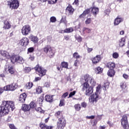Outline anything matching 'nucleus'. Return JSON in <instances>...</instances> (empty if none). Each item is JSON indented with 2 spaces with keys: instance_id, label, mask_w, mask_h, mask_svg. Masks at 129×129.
I'll list each match as a JSON object with an SVG mask.
<instances>
[{
  "instance_id": "nucleus-1",
  "label": "nucleus",
  "mask_w": 129,
  "mask_h": 129,
  "mask_svg": "<svg viewBox=\"0 0 129 129\" xmlns=\"http://www.w3.org/2000/svg\"><path fill=\"white\" fill-rule=\"evenodd\" d=\"M11 109L13 111L15 109V104L14 102L11 101H3L2 102V106H0V115L1 116H5L7 114H9Z\"/></svg>"
},
{
  "instance_id": "nucleus-2",
  "label": "nucleus",
  "mask_w": 129,
  "mask_h": 129,
  "mask_svg": "<svg viewBox=\"0 0 129 129\" xmlns=\"http://www.w3.org/2000/svg\"><path fill=\"white\" fill-rule=\"evenodd\" d=\"M83 91H86L85 94L88 96L93 93V88L89 86L88 83H84L83 84Z\"/></svg>"
},
{
  "instance_id": "nucleus-3",
  "label": "nucleus",
  "mask_w": 129,
  "mask_h": 129,
  "mask_svg": "<svg viewBox=\"0 0 129 129\" xmlns=\"http://www.w3.org/2000/svg\"><path fill=\"white\" fill-rule=\"evenodd\" d=\"M1 54L2 56H3V57L7 58V59H10V60H11V62H12V63L13 64L14 63H16V62H17V56L15 55H12L11 56L10 53L6 51L1 50Z\"/></svg>"
},
{
  "instance_id": "nucleus-4",
  "label": "nucleus",
  "mask_w": 129,
  "mask_h": 129,
  "mask_svg": "<svg viewBox=\"0 0 129 129\" xmlns=\"http://www.w3.org/2000/svg\"><path fill=\"white\" fill-rule=\"evenodd\" d=\"M7 5L11 10H17L20 6L18 0H9L7 2Z\"/></svg>"
},
{
  "instance_id": "nucleus-5",
  "label": "nucleus",
  "mask_w": 129,
  "mask_h": 129,
  "mask_svg": "<svg viewBox=\"0 0 129 129\" xmlns=\"http://www.w3.org/2000/svg\"><path fill=\"white\" fill-rule=\"evenodd\" d=\"M121 124L124 129H128L129 127L128 121H127V115H123L121 119Z\"/></svg>"
},
{
  "instance_id": "nucleus-6",
  "label": "nucleus",
  "mask_w": 129,
  "mask_h": 129,
  "mask_svg": "<svg viewBox=\"0 0 129 129\" xmlns=\"http://www.w3.org/2000/svg\"><path fill=\"white\" fill-rule=\"evenodd\" d=\"M43 51L45 54H47L49 57L52 58L54 56V52L52 50V48L50 45H46L43 48Z\"/></svg>"
},
{
  "instance_id": "nucleus-7",
  "label": "nucleus",
  "mask_w": 129,
  "mask_h": 129,
  "mask_svg": "<svg viewBox=\"0 0 129 129\" xmlns=\"http://www.w3.org/2000/svg\"><path fill=\"white\" fill-rule=\"evenodd\" d=\"M101 95H98V94H96V93L95 94H92L89 98V101L90 102H92V103H93L95 102H97L99 99H101Z\"/></svg>"
},
{
  "instance_id": "nucleus-8",
  "label": "nucleus",
  "mask_w": 129,
  "mask_h": 129,
  "mask_svg": "<svg viewBox=\"0 0 129 129\" xmlns=\"http://www.w3.org/2000/svg\"><path fill=\"white\" fill-rule=\"evenodd\" d=\"M18 88V85L15 83L8 85L4 87V90L5 91H14Z\"/></svg>"
},
{
  "instance_id": "nucleus-9",
  "label": "nucleus",
  "mask_w": 129,
  "mask_h": 129,
  "mask_svg": "<svg viewBox=\"0 0 129 129\" xmlns=\"http://www.w3.org/2000/svg\"><path fill=\"white\" fill-rule=\"evenodd\" d=\"M36 72H38L39 76H44V75H46V72L47 71L44 69V68L40 67L39 65H37L35 68Z\"/></svg>"
},
{
  "instance_id": "nucleus-10",
  "label": "nucleus",
  "mask_w": 129,
  "mask_h": 129,
  "mask_svg": "<svg viewBox=\"0 0 129 129\" xmlns=\"http://www.w3.org/2000/svg\"><path fill=\"white\" fill-rule=\"evenodd\" d=\"M31 32V27L27 25L24 26L22 29V34L24 36H28Z\"/></svg>"
},
{
  "instance_id": "nucleus-11",
  "label": "nucleus",
  "mask_w": 129,
  "mask_h": 129,
  "mask_svg": "<svg viewBox=\"0 0 129 129\" xmlns=\"http://www.w3.org/2000/svg\"><path fill=\"white\" fill-rule=\"evenodd\" d=\"M66 124V120L64 118H60L57 122V127L58 129H63Z\"/></svg>"
},
{
  "instance_id": "nucleus-12",
  "label": "nucleus",
  "mask_w": 129,
  "mask_h": 129,
  "mask_svg": "<svg viewBox=\"0 0 129 129\" xmlns=\"http://www.w3.org/2000/svg\"><path fill=\"white\" fill-rule=\"evenodd\" d=\"M29 43V39L27 37L22 38L19 41V44L22 46V47H27Z\"/></svg>"
},
{
  "instance_id": "nucleus-13",
  "label": "nucleus",
  "mask_w": 129,
  "mask_h": 129,
  "mask_svg": "<svg viewBox=\"0 0 129 129\" xmlns=\"http://www.w3.org/2000/svg\"><path fill=\"white\" fill-rule=\"evenodd\" d=\"M66 12L67 15L70 16V15H73L74 12V9L71 5H69L66 10Z\"/></svg>"
},
{
  "instance_id": "nucleus-14",
  "label": "nucleus",
  "mask_w": 129,
  "mask_h": 129,
  "mask_svg": "<svg viewBox=\"0 0 129 129\" xmlns=\"http://www.w3.org/2000/svg\"><path fill=\"white\" fill-rule=\"evenodd\" d=\"M5 72L11 73V74H14L15 73V70L12 66H6L5 69Z\"/></svg>"
},
{
  "instance_id": "nucleus-15",
  "label": "nucleus",
  "mask_w": 129,
  "mask_h": 129,
  "mask_svg": "<svg viewBox=\"0 0 129 129\" xmlns=\"http://www.w3.org/2000/svg\"><path fill=\"white\" fill-rule=\"evenodd\" d=\"M90 13V9L85 10L83 14H81L79 16L80 19H83L86 17L87 15H88Z\"/></svg>"
},
{
  "instance_id": "nucleus-16",
  "label": "nucleus",
  "mask_w": 129,
  "mask_h": 129,
  "mask_svg": "<svg viewBox=\"0 0 129 129\" xmlns=\"http://www.w3.org/2000/svg\"><path fill=\"white\" fill-rule=\"evenodd\" d=\"M26 98H27V94L25 93H23L20 95L19 100L20 102L23 103L26 101Z\"/></svg>"
},
{
  "instance_id": "nucleus-17",
  "label": "nucleus",
  "mask_w": 129,
  "mask_h": 129,
  "mask_svg": "<svg viewBox=\"0 0 129 129\" xmlns=\"http://www.w3.org/2000/svg\"><path fill=\"white\" fill-rule=\"evenodd\" d=\"M123 21V19L122 18H119L117 17L115 19L114 21V26H118L119 25L121 22Z\"/></svg>"
},
{
  "instance_id": "nucleus-18",
  "label": "nucleus",
  "mask_w": 129,
  "mask_h": 129,
  "mask_svg": "<svg viewBox=\"0 0 129 129\" xmlns=\"http://www.w3.org/2000/svg\"><path fill=\"white\" fill-rule=\"evenodd\" d=\"M100 55H96V57H93L92 59V61L93 64H97V63H98V62H99V61H100Z\"/></svg>"
},
{
  "instance_id": "nucleus-19",
  "label": "nucleus",
  "mask_w": 129,
  "mask_h": 129,
  "mask_svg": "<svg viewBox=\"0 0 129 129\" xmlns=\"http://www.w3.org/2000/svg\"><path fill=\"white\" fill-rule=\"evenodd\" d=\"M4 26L3 27L4 29L5 30H9V29L11 28V24H10V22L9 21L6 20L4 22Z\"/></svg>"
},
{
  "instance_id": "nucleus-20",
  "label": "nucleus",
  "mask_w": 129,
  "mask_h": 129,
  "mask_svg": "<svg viewBox=\"0 0 129 129\" xmlns=\"http://www.w3.org/2000/svg\"><path fill=\"white\" fill-rule=\"evenodd\" d=\"M29 39H30L31 41H32V42H33V43H38V41H39L38 37L32 34L30 35Z\"/></svg>"
},
{
  "instance_id": "nucleus-21",
  "label": "nucleus",
  "mask_w": 129,
  "mask_h": 129,
  "mask_svg": "<svg viewBox=\"0 0 129 129\" xmlns=\"http://www.w3.org/2000/svg\"><path fill=\"white\" fill-rule=\"evenodd\" d=\"M45 100L47 102H52L53 101V95L50 96L49 95H46L45 96Z\"/></svg>"
},
{
  "instance_id": "nucleus-22",
  "label": "nucleus",
  "mask_w": 129,
  "mask_h": 129,
  "mask_svg": "<svg viewBox=\"0 0 129 129\" xmlns=\"http://www.w3.org/2000/svg\"><path fill=\"white\" fill-rule=\"evenodd\" d=\"M106 66L110 70H113V69L115 68V63L114 62H108Z\"/></svg>"
},
{
  "instance_id": "nucleus-23",
  "label": "nucleus",
  "mask_w": 129,
  "mask_h": 129,
  "mask_svg": "<svg viewBox=\"0 0 129 129\" xmlns=\"http://www.w3.org/2000/svg\"><path fill=\"white\" fill-rule=\"evenodd\" d=\"M92 13L95 17H96V15L99 13V9L98 8L93 7L92 9Z\"/></svg>"
},
{
  "instance_id": "nucleus-24",
  "label": "nucleus",
  "mask_w": 129,
  "mask_h": 129,
  "mask_svg": "<svg viewBox=\"0 0 129 129\" xmlns=\"http://www.w3.org/2000/svg\"><path fill=\"white\" fill-rule=\"evenodd\" d=\"M31 109V107H30L29 105L24 104L22 105V110L23 111H29Z\"/></svg>"
},
{
  "instance_id": "nucleus-25",
  "label": "nucleus",
  "mask_w": 129,
  "mask_h": 129,
  "mask_svg": "<svg viewBox=\"0 0 129 129\" xmlns=\"http://www.w3.org/2000/svg\"><path fill=\"white\" fill-rule=\"evenodd\" d=\"M92 78V77H90V76L88 74L85 75L84 79L86 81L85 83H89V81H90Z\"/></svg>"
},
{
  "instance_id": "nucleus-26",
  "label": "nucleus",
  "mask_w": 129,
  "mask_h": 129,
  "mask_svg": "<svg viewBox=\"0 0 129 129\" xmlns=\"http://www.w3.org/2000/svg\"><path fill=\"white\" fill-rule=\"evenodd\" d=\"M40 127L41 129H52L53 128V126H48L43 123L40 124Z\"/></svg>"
},
{
  "instance_id": "nucleus-27",
  "label": "nucleus",
  "mask_w": 129,
  "mask_h": 129,
  "mask_svg": "<svg viewBox=\"0 0 129 129\" xmlns=\"http://www.w3.org/2000/svg\"><path fill=\"white\" fill-rule=\"evenodd\" d=\"M102 89L101 87V85H99L97 87H96V92L95 93L96 94H98L99 95H100V93H101V90Z\"/></svg>"
},
{
  "instance_id": "nucleus-28",
  "label": "nucleus",
  "mask_w": 129,
  "mask_h": 129,
  "mask_svg": "<svg viewBox=\"0 0 129 129\" xmlns=\"http://www.w3.org/2000/svg\"><path fill=\"white\" fill-rule=\"evenodd\" d=\"M124 45H125V38L123 37L119 40V46L120 47H123Z\"/></svg>"
},
{
  "instance_id": "nucleus-29",
  "label": "nucleus",
  "mask_w": 129,
  "mask_h": 129,
  "mask_svg": "<svg viewBox=\"0 0 129 129\" xmlns=\"http://www.w3.org/2000/svg\"><path fill=\"white\" fill-rule=\"evenodd\" d=\"M17 63H20V64H23L24 62H25V60H24V58H23L22 57L18 56H17Z\"/></svg>"
},
{
  "instance_id": "nucleus-30",
  "label": "nucleus",
  "mask_w": 129,
  "mask_h": 129,
  "mask_svg": "<svg viewBox=\"0 0 129 129\" xmlns=\"http://www.w3.org/2000/svg\"><path fill=\"white\" fill-rule=\"evenodd\" d=\"M114 74H115V72L113 70H109L107 72V75L110 77H112V76H114Z\"/></svg>"
},
{
  "instance_id": "nucleus-31",
  "label": "nucleus",
  "mask_w": 129,
  "mask_h": 129,
  "mask_svg": "<svg viewBox=\"0 0 129 129\" xmlns=\"http://www.w3.org/2000/svg\"><path fill=\"white\" fill-rule=\"evenodd\" d=\"M102 68L100 67H98L95 69V72L96 73V74H101V73H102Z\"/></svg>"
},
{
  "instance_id": "nucleus-32",
  "label": "nucleus",
  "mask_w": 129,
  "mask_h": 129,
  "mask_svg": "<svg viewBox=\"0 0 129 129\" xmlns=\"http://www.w3.org/2000/svg\"><path fill=\"white\" fill-rule=\"evenodd\" d=\"M26 87L27 89H31L33 87V83L28 82L26 85Z\"/></svg>"
},
{
  "instance_id": "nucleus-33",
  "label": "nucleus",
  "mask_w": 129,
  "mask_h": 129,
  "mask_svg": "<svg viewBox=\"0 0 129 129\" xmlns=\"http://www.w3.org/2000/svg\"><path fill=\"white\" fill-rule=\"evenodd\" d=\"M61 65L62 68H66V69H68V62L65 61L62 62Z\"/></svg>"
},
{
  "instance_id": "nucleus-34",
  "label": "nucleus",
  "mask_w": 129,
  "mask_h": 129,
  "mask_svg": "<svg viewBox=\"0 0 129 129\" xmlns=\"http://www.w3.org/2000/svg\"><path fill=\"white\" fill-rule=\"evenodd\" d=\"M89 83L91 84L92 86H95V85L96 84V82L94 81V79H93V78L92 77L91 80H90Z\"/></svg>"
},
{
  "instance_id": "nucleus-35",
  "label": "nucleus",
  "mask_w": 129,
  "mask_h": 129,
  "mask_svg": "<svg viewBox=\"0 0 129 129\" xmlns=\"http://www.w3.org/2000/svg\"><path fill=\"white\" fill-rule=\"evenodd\" d=\"M30 108H36V107L37 106V105L36 104V103L34 102H31L29 104Z\"/></svg>"
},
{
  "instance_id": "nucleus-36",
  "label": "nucleus",
  "mask_w": 129,
  "mask_h": 129,
  "mask_svg": "<svg viewBox=\"0 0 129 129\" xmlns=\"http://www.w3.org/2000/svg\"><path fill=\"white\" fill-rule=\"evenodd\" d=\"M75 108L77 111H79L81 109V106L79 104H76L75 105Z\"/></svg>"
},
{
  "instance_id": "nucleus-37",
  "label": "nucleus",
  "mask_w": 129,
  "mask_h": 129,
  "mask_svg": "<svg viewBox=\"0 0 129 129\" xmlns=\"http://www.w3.org/2000/svg\"><path fill=\"white\" fill-rule=\"evenodd\" d=\"M85 31L86 33H88V34L91 33V29L88 28L84 27L83 29V32H85Z\"/></svg>"
},
{
  "instance_id": "nucleus-38",
  "label": "nucleus",
  "mask_w": 129,
  "mask_h": 129,
  "mask_svg": "<svg viewBox=\"0 0 129 129\" xmlns=\"http://www.w3.org/2000/svg\"><path fill=\"white\" fill-rule=\"evenodd\" d=\"M36 91L38 94H40L42 93V87L39 86L38 88H36Z\"/></svg>"
},
{
  "instance_id": "nucleus-39",
  "label": "nucleus",
  "mask_w": 129,
  "mask_h": 129,
  "mask_svg": "<svg viewBox=\"0 0 129 129\" xmlns=\"http://www.w3.org/2000/svg\"><path fill=\"white\" fill-rule=\"evenodd\" d=\"M73 56L74 58H76V59H79L80 58V55H79V54H78V52H75L73 54Z\"/></svg>"
},
{
  "instance_id": "nucleus-40",
  "label": "nucleus",
  "mask_w": 129,
  "mask_h": 129,
  "mask_svg": "<svg viewBox=\"0 0 129 129\" xmlns=\"http://www.w3.org/2000/svg\"><path fill=\"white\" fill-rule=\"evenodd\" d=\"M72 32H73V28L71 27L64 30V33H72Z\"/></svg>"
},
{
  "instance_id": "nucleus-41",
  "label": "nucleus",
  "mask_w": 129,
  "mask_h": 129,
  "mask_svg": "<svg viewBox=\"0 0 129 129\" xmlns=\"http://www.w3.org/2000/svg\"><path fill=\"white\" fill-rule=\"evenodd\" d=\"M57 3V0H48V4L49 5H54Z\"/></svg>"
},
{
  "instance_id": "nucleus-42",
  "label": "nucleus",
  "mask_w": 129,
  "mask_h": 129,
  "mask_svg": "<svg viewBox=\"0 0 129 129\" xmlns=\"http://www.w3.org/2000/svg\"><path fill=\"white\" fill-rule=\"evenodd\" d=\"M50 21L51 23H55L56 21H57V19H56V17L52 16L50 17Z\"/></svg>"
},
{
  "instance_id": "nucleus-43",
  "label": "nucleus",
  "mask_w": 129,
  "mask_h": 129,
  "mask_svg": "<svg viewBox=\"0 0 129 129\" xmlns=\"http://www.w3.org/2000/svg\"><path fill=\"white\" fill-rule=\"evenodd\" d=\"M60 23H64V24H67V21H66V17H62L61 19L60 20Z\"/></svg>"
},
{
  "instance_id": "nucleus-44",
  "label": "nucleus",
  "mask_w": 129,
  "mask_h": 129,
  "mask_svg": "<svg viewBox=\"0 0 129 129\" xmlns=\"http://www.w3.org/2000/svg\"><path fill=\"white\" fill-rule=\"evenodd\" d=\"M120 87L122 89H125L126 88V84L125 83H121L120 84Z\"/></svg>"
},
{
  "instance_id": "nucleus-45",
  "label": "nucleus",
  "mask_w": 129,
  "mask_h": 129,
  "mask_svg": "<svg viewBox=\"0 0 129 129\" xmlns=\"http://www.w3.org/2000/svg\"><path fill=\"white\" fill-rule=\"evenodd\" d=\"M34 47H29L27 49V54H29V53H33L34 52Z\"/></svg>"
},
{
  "instance_id": "nucleus-46",
  "label": "nucleus",
  "mask_w": 129,
  "mask_h": 129,
  "mask_svg": "<svg viewBox=\"0 0 129 129\" xmlns=\"http://www.w3.org/2000/svg\"><path fill=\"white\" fill-rule=\"evenodd\" d=\"M104 87L105 88V90H106L108 89V88L109 87V82H106L104 84Z\"/></svg>"
},
{
  "instance_id": "nucleus-47",
  "label": "nucleus",
  "mask_w": 129,
  "mask_h": 129,
  "mask_svg": "<svg viewBox=\"0 0 129 129\" xmlns=\"http://www.w3.org/2000/svg\"><path fill=\"white\" fill-rule=\"evenodd\" d=\"M86 25H89V24L91 23V18H87L85 22Z\"/></svg>"
},
{
  "instance_id": "nucleus-48",
  "label": "nucleus",
  "mask_w": 129,
  "mask_h": 129,
  "mask_svg": "<svg viewBox=\"0 0 129 129\" xmlns=\"http://www.w3.org/2000/svg\"><path fill=\"white\" fill-rule=\"evenodd\" d=\"M118 53L117 52H114L112 54V57L114 59H117L118 58Z\"/></svg>"
},
{
  "instance_id": "nucleus-49",
  "label": "nucleus",
  "mask_w": 129,
  "mask_h": 129,
  "mask_svg": "<svg viewBox=\"0 0 129 129\" xmlns=\"http://www.w3.org/2000/svg\"><path fill=\"white\" fill-rule=\"evenodd\" d=\"M24 71L25 73H29L30 71H31V68L30 67H26L24 68Z\"/></svg>"
},
{
  "instance_id": "nucleus-50",
  "label": "nucleus",
  "mask_w": 129,
  "mask_h": 129,
  "mask_svg": "<svg viewBox=\"0 0 129 129\" xmlns=\"http://www.w3.org/2000/svg\"><path fill=\"white\" fill-rule=\"evenodd\" d=\"M35 110L38 112H44V111H43V110L42 109V108L40 107L38 108H35Z\"/></svg>"
},
{
  "instance_id": "nucleus-51",
  "label": "nucleus",
  "mask_w": 129,
  "mask_h": 129,
  "mask_svg": "<svg viewBox=\"0 0 129 129\" xmlns=\"http://www.w3.org/2000/svg\"><path fill=\"white\" fill-rule=\"evenodd\" d=\"M75 93H76V91H74L73 92H72L70 93L69 96V98H70V97H72V96L75 95Z\"/></svg>"
},
{
  "instance_id": "nucleus-52",
  "label": "nucleus",
  "mask_w": 129,
  "mask_h": 129,
  "mask_svg": "<svg viewBox=\"0 0 129 129\" xmlns=\"http://www.w3.org/2000/svg\"><path fill=\"white\" fill-rule=\"evenodd\" d=\"M81 106L82 107H84V108H86V107L87 106V103L85 102H83L81 103Z\"/></svg>"
},
{
  "instance_id": "nucleus-53",
  "label": "nucleus",
  "mask_w": 129,
  "mask_h": 129,
  "mask_svg": "<svg viewBox=\"0 0 129 129\" xmlns=\"http://www.w3.org/2000/svg\"><path fill=\"white\" fill-rule=\"evenodd\" d=\"M34 59H35V56H34V55H30V57H29V60L30 61H34Z\"/></svg>"
},
{
  "instance_id": "nucleus-54",
  "label": "nucleus",
  "mask_w": 129,
  "mask_h": 129,
  "mask_svg": "<svg viewBox=\"0 0 129 129\" xmlns=\"http://www.w3.org/2000/svg\"><path fill=\"white\" fill-rule=\"evenodd\" d=\"M68 92L64 93L61 96L62 98H66V97H67L68 96Z\"/></svg>"
},
{
  "instance_id": "nucleus-55",
  "label": "nucleus",
  "mask_w": 129,
  "mask_h": 129,
  "mask_svg": "<svg viewBox=\"0 0 129 129\" xmlns=\"http://www.w3.org/2000/svg\"><path fill=\"white\" fill-rule=\"evenodd\" d=\"M59 106H63L64 105V99H62L60 101Z\"/></svg>"
},
{
  "instance_id": "nucleus-56",
  "label": "nucleus",
  "mask_w": 129,
  "mask_h": 129,
  "mask_svg": "<svg viewBox=\"0 0 129 129\" xmlns=\"http://www.w3.org/2000/svg\"><path fill=\"white\" fill-rule=\"evenodd\" d=\"M60 114H61V112L60 111H58L55 113V115L56 116V117H59L60 116Z\"/></svg>"
},
{
  "instance_id": "nucleus-57",
  "label": "nucleus",
  "mask_w": 129,
  "mask_h": 129,
  "mask_svg": "<svg viewBox=\"0 0 129 129\" xmlns=\"http://www.w3.org/2000/svg\"><path fill=\"white\" fill-rule=\"evenodd\" d=\"M86 117L89 119H94V118L95 117V116L94 115L87 116Z\"/></svg>"
},
{
  "instance_id": "nucleus-58",
  "label": "nucleus",
  "mask_w": 129,
  "mask_h": 129,
  "mask_svg": "<svg viewBox=\"0 0 129 129\" xmlns=\"http://www.w3.org/2000/svg\"><path fill=\"white\" fill-rule=\"evenodd\" d=\"M9 127L11 129H16V127H15V125H14L13 124H10Z\"/></svg>"
},
{
  "instance_id": "nucleus-59",
  "label": "nucleus",
  "mask_w": 129,
  "mask_h": 129,
  "mask_svg": "<svg viewBox=\"0 0 129 129\" xmlns=\"http://www.w3.org/2000/svg\"><path fill=\"white\" fill-rule=\"evenodd\" d=\"M110 13V10L109 9H106L105 11V14H106V15H109V13Z\"/></svg>"
},
{
  "instance_id": "nucleus-60",
  "label": "nucleus",
  "mask_w": 129,
  "mask_h": 129,
  "mask_svg": "<svg viewBox=\"0 0 129 129\" xmlns=\"http://www.w3.org/2000/svg\"><path fill=\"white\" fill-rule=\"evenodd\" d=\"M44 86L45 87H50V83L49 82H46L44 84Z\"/></svg>"
},
{
  "instance_id": "nucleus-61",
  "label": "nucleus",
  "mask_w": 129,
  "mask_h": 129,
  "mask_svg": "<svg viewBox=\"0 0 129 129\" xmlns=\"http://www.w3.org/2000/svg\"><path fill=\"white\" fill-rule=\"evenodd\" d=\"M77 40L78 41V42H81V41H82V37H81V36H79L77 38Z\"/></svg>"
},
{
  "instance_id": "nucleus-62",
  "label": "nucleus",
  "mask_w": 129,
  "mask_h": 129,
  "mask_svg": "<svg viewBox=\"0 0 129 129\" xmlns=\"http://www.w3.org/2000/svg\"><path fill=\"white\" fill-rule=\"evenodd\" d=\"M79 3V1L78 0H75L73 5H76V6H78Z\"/></svg>"
},
{
  "instance_id": "nucleus-63",
  "label": "nucleus",
  "mask_w": 129,
  "mask_h": 129,
  "mask_svg": "<svg viewBox=\"0 0 129 129\" xmlns=\"http://www.w3.org/2000/svg\"><path fill=\"white\" fill-rule=\"evenodd\" d=\"M123 78H124L125 79H127V78H128V75H126V74H123Z\"/></svg>"
},
{
  "instance_id": "nucleus-64",
  "label": "nucleus",
  "mask_w": 129,
  "mask_h": 129,
  "mask_svg": "<svg viewBox=\"0 0 129 129\" xmlns=\"http://www.w3.org/2000/svg\"><path fill=\"white\" fill-rule=\"evenodd\" d=\"M93 49L92 48H87V51H88V53H90V52H91V51H92Z\"/></svg>"
}]
</instances>
